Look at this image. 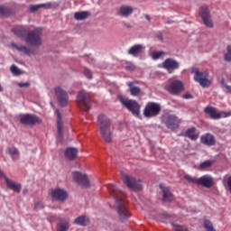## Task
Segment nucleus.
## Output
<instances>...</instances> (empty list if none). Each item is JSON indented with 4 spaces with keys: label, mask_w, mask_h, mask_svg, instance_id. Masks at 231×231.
Returning <instances> with one entry per match:
<instances>
[{
    "label": "nucleus",
    "mask_w": 231,
    "mask_h": 231,
    "mask_svg": "<svg viewBox=\"0 0 231 231\" xmlns=\"http://www.w3.org/2000/svg\"><path fill=\"white\" fill-rule=\"evenodd\" d=\"M214 163H216V161H212V160L204 161L198 166V171H207L210 169L214 165Z\"/></svg>",
    "instance_id": "obj_30"
},
{
    "label": "nucleus",
    "mask_w": 231,
    "mask_h": 231,
    "mask_svg": "<svg viewBox=\"0 0 231 231\" xmlns=\"http://www.w3.org/2000/svg\"><path fill=\"white\" fill-rule=\"evenodd\" d=\"M29 31L30 29L23 25H16L11 30L14 35H16V37H19L20 39H23V41L26 39Z\"/></svg>",
    "instance_id": "obj_19"
},
{
    "label": "nucleus",
    "mask_w": 231,
    "mask_h": 231,
    "mask_svg": "<svg viewBox=\"0 0 231 231\" xmlns=\"http://www.w3.org/2000/svg\"><path fill=\"white\" fill-rule=\"evenodd\" d=\"M226 89L227 90L228 93H231V86L225 85Z\"/></svg>",
    "instance_id": "obj_50"
},
{
    "label": "nucleus",
    "mask_w": 231,
    "mask_h": 231,
    "mask_svg": "<svg viewBox=\"0 0 231 231\" xmlns=\"http://www.w3.org/2000/svg\"><path fill=\"white\" fill-rule=\"evenodd\" d=\"M204 113L208 115L212 120H219L222 116L224 118L231 116V112H217V109L213 106H206Z\"/></svg>",
    "instance_id": "obj_11"
},
{
    "label": "nucleus",
    "mask_w": 231,
    "mask_h": 231,
    "mask_svg": "<svg viewBox=\"0 0 231 231\" xmlns=\"http://www.w3.org/2000/svg\"><path fill=\"white\" fill-rule=\"evenodd\" d=\"M5 183L8 189H10L11 190H14V192H17L18 194L21 192V189H23L21 184H18L15 181L8 179V177H5Z\"/></svg>",
    "instance_id": "obj_22"
},
{
    "label": "nucleus",
    "mask_w": 231,
    "mask_h": 231,
    "mask_svg": "<svg viewBox=\"0 0 231 231\" xmlns=\"http://www.w3.org/2000/svg\"><path fill=\"white\" fill-rule=\"evenodd\" d=\"M57 115V129H58V135L60 138H62V116L60 115V111L56 109Z\"/></svg>",
    "instance_id": "obj_27"
},
{
    "label": "nucleus",
    "mask_w": 231,
    "mask_h": 231,
    "mask_svg": "<svg viewBox=\"0 0 231 231\" xmlns=\"http://www.w3.org/2000/svg\"><path fill=\"white\" fill-rule=\"evenodd\" d=\"M78 106L81 111L89 113L91 109V96L85 90H81L78 93L77 97Z\"/></svg>",
    "instance_id": "obj_6"
},
{
    "label": "nucleus",
    "mask_w": 231,
    "mask_h": 231,
    "mask_svg": "<svg viewBox=\"0 0 231 231\" xmlns=\"http://www.w3.org/2000/svg\"><path fill=\"white\" fill-rule=\"evenodd\" d=\"M54 93L61 107H66L69 100V97H68V92H66V90L62 89V88L60 87H56L54 88Z\"/></svg>",
    "instance_id": "obj_15"
},
{
    "label": "nucleus",
    "mask_w": 231,
    "mask_h": 231,
    "mask_svg": "<svg viewBox=\"0 0 231 231\" xmlns=\"http://www.w3.org/2000/svg\"><path fill=\"white\" fill-rule=\"evenodd\" d=\"M191 73H194V80L195 82H199V84L202 88H209L210 81L208 80V73L199 71V69L193 68L191 69Z\"/></svg>",
    "instance_id": "obj_8"
},
{
    "label": "nucleus",
    "mask_w": 231,
    "mask_h": 231,
    "mask_svg": "<svg viewBox=\"0 0 231 231\" xmlns=\"http://www.w3.org/2000/svg\"><path fill=\"white\" fill-rule=\"evenodd\" d=\"M77 154H79V150L77 148L69 147L65 150V156L68 160H75L77 158Z\"/></svg>",
    "instance_id": "obj_25"
},
{
    "label": "nucleus",
    "mask_w": 231,
    "mask_h": 231,
    "mask_svg": "<svg viewBox=\"0 0 231 231\" xmlns=\"http://www.w3.org/2000/svg\"><path fill=\"white\" fill-rule=\"evenodd\" d=\"M145 19L149 22L151 21V17L148 14H145Z\"/></svg>",
    "instance_id": "obj_51"
},
{
    "label": "nucleus",
    "mask_w": 231,
    "mask_h": 231,
    "mask_svg": "<svg viewBox=\"0 0 231 231\" xmlns=\"http://www.w3.org/2000/svg\"><path fill=\"white\" fill-rule=\"evenodd\" d=\"M72 178L78 185H80L84 189H89L91 185L89 184V179H88V175L79 172V171H74L72 172Z\"/></svg>",
    "instance_id": "obj_16"
},
{
    "label": "nucleus",
    "mask_w": 231,
    "mask_h": 231,
    "mask_svg": "<svg viewBox=\"0 0 231 231\" xmlns=\"http://www.w3.org/2000/svg\"><path fill=\"white\" fill-rule=\"evenodd\" d=\"M57 231H68L69 230V220H64L57 224Z\"/></svg>",
    "instance_id": "obj_31"
},
{
    "label": "nucleus",
    "mask_w": 231,
    "mask_h": 231,
    "mask_svg": "<svg viewBox=\"0 0 231 231\" xmlns=\"http://www.w3.org/2000/svg\"><path fill=\"white\" fill-rule=\"evenodd\" d=\"M74 225H79V226H88L89 225V217L82 215L74 219Z\"/></svg>",
    "instance_id": "obj_26"
},
{
    "label": "nucleus",
    "mask_w": 231,
    "mask_h": 231,
    "mask_svg": "<svg viewBox=\"0 0 231 231\" xmlns=\"http://www.w3.org/2000/svg\"><path fill=\"white\" fill-rule=\"evenodd\" d=\"M50 196L52 201H66L68 199V191L64 189L55 188L51 189Z\"/></svg>",
    "instance_id": "obj_13"
},
{
    "label": "nucleus",
    "mask_w": 231,
    "mask_h": 231,
    "mask_svg": "<svg viewBox=\"0 0 231 231\" xmlns=\"http://www.w3.org/2000/svg\"><path fill=\"white\" fill-rule=\"evenodd\" d=\"M88 15L89 13L88 11L77 12L74 14V19H76V21H85V19H88Z\"/></svg>",
    "instance_id": "obj_33"
},
{
    "label": "nucleus",
    "mask_w": 231,
    "mask_h": 231,
    "mask_svg": "<svg viewBox=\"0 0 231 231\" xmlns=\"http://www.w3.org/2000/svg\"><path fill=\"white\" fill-rule=\"evenodd\" d=\"M184 178L189 181V183L200 185L201 187H205V189H212V187H214V178L208 174L203 175L199 178L185 175Z\"/></svg>",
    "instance_id": "obj_3"
},
{
    "label": "nucleus",
    "mask_w": 231,
    "mask_h": 231,
    "mask_svg": "<svg viewBox=\"0 0 231 231\" xmlns=\"http://www.w3.org/2000/svg\"><path fill=\"white\" fill-rule=\"evenodd\" d=\"M19 88H30V82L19 83Z\"/></svg>",
    "instance_id": "obj_46"
},
{
    "label": "nucleus",
    "mask_w": 231,
    "mask_h": 231,
    "mask_svg": "<svg viewBox=\"0 0 231 231\" xmlns=\"http://www.w3.org/2000/svg\"><path fill=\"white\" fill-rule=\"evenodd\" d=\"M123 26H125V28H127L128 30H131V28H133V25L127 23H123Z\"/></svg>",
    "instance_id": "obj_47"
},
{
    "label": "nucleus",
    "mask_w": 231,
    "mask_h": 231,
    "mask_svg": "<svg viewBox=\"0 0 231 231\" xmlns=\"http://www.w3.org/2000/svg\"><path fill=\"white\" fill-rule=\"evenodd\" d=\"M1 91H3V87H1V85H0V92H1Z\"/></svg>",
    "instance_id": "obj_52"
},
{
    "label": "nucleus",
    "mask_w": 231,
    "mask_h": 231,
    "mask_svg": "<svg viewBox=\"0 0 231 231\" xmlns=\"http://www.w3.org/2000/svg\"><path fill=\"white\" fill-rule=\"evenodd\" d=\"M11 46L12 48H14V50H17V51H20L21 53H24V55H30V53H32V49L24 45H18L15 42H12Z\"/></svg>",
    "instance_id": "obj_24"
},
{
    "label": "nucleus",
    "mask_w": 231,
    "mask_h": 231,
    "mask_svg": "<svg viewBox=\"0 0 231 231\" xmlns=\"http://www.w3.org/2000/svg\"><path fill=\"white\" fill-rule=\"evenodd\" d=\"M171 226H173V230L175 231H189V228H187L185 226L171 223Z\"/></svg>",
    "instance_id": "obj_36"
},
{
    "label": "nucleus",
    "mask_w": 231,
    "mask_h": 231,
    "mask_svg": "<svg viewBox=\"0 0 231 231\" xmlns=\"http://www.w3.org/2000/svg\"><path fill=\"white\" fill-rule=\"evenodd\" d=\"M118 100L122 104L123 107H125V109L132 113L134 116L140 118V109L142 106H140V103H138V101L134 99L125 98L122 96L118 97Z\"/></svg>",
    "instance_id": "obj_4"
},
{
    "label": "nucleus",
    "mask_w": 231,
    "mask_h": 231,
    "mask_svg": "<svg viewBox=\"0 0 231 231\" xmlns=\"http://www.w3.org/2000/svg\"><path fill=\"white\" fill-rule=\"evenodd\" d=\"M0 178H4V180H5L6 175L5 174V172H3V171L0 169Z\"/></svg>",
    "instance_id": "obj_49"
},
{
    "label": "nucleus",
    "mask_w": 231,
    "mask_h": 231,
    "mask_svg": "<svg viewBox=\"0 0 231 231\" xmlns=\"http://www.w3.org/2000/svg\"><path fill=\"white\" fill-rule=\"evenodd\" d=\"M199 15L201 17L207 28H214V23L212 22V16L210 15V11H208V6H200Z\"/></svg>",
    "instance_id": "obj_9"
},
{
    "label": "nucleus",
    "mask_w": 231,
    "mask_h": 231,
    "mask_svg": "<svg viewBox=\"0 0 231 231\" xmlns=\"http://www.w3.org/2000/svg\"><path fill=\"white\" fill-rule=\"evenodd\" d=\"M123 182L125 183L126 187L131 190H142V180H136L134 177L129 175L122 176Z\"/></svg>",
    "instance_id": "obj_10"
},
{
    "label": "nucleus",
    "mask_w": 231,
    "mask_h": 231,
    "mask_svg": "<svg viewBox=\"0 0 231 231\" xmlns=\"http://www.w3.org/2000/svg\"><path fill=\"white\" fill-rule=\"evenodd\" d=\"M125 69L127 71H134V69H136V66L131 62H127L125 65Z\"/></svg>",
    "instance_id": "obj_40"
},
{
    "label": "nucleus",
    "mask_w": 231,
    "mask_h": 231,
    "mask_svg": "<svg viewBox=\"0 0 231 231\" xmlns=\"http://www.w3.org/2000/svg\"><path fill=\"white\" fill-rule=\"evenodd\" d=\"M20 122L23 125H37V124H41L42 120H41L40 117L35 115L26 114L21 116Z\"/></svg>",
    "instance_id": "obj_17"
},
{
    "label": "nucleus",
    "mask_w": 231,
    "mask_h": 231,
    "mask_svg": "<svg viewBox=\"0 0 231 231\" xmlns=\"http://www.w3.org/2000/svg\"><path fill=\"white\" fill-rule=\"evenodd\" d=\"M163 55H165V51H154L152 53L153 60H158V59L163 57Z\"/></svg>",
    "instance_id": "obj_38"
},
{
    "label": "nucleus",
    "mask_w": 231,
    "mask_h": 231,
    "mask_svg": "<svg viewBox=\"0 0 231 231\" xmlns=\"http://www.w3.org/2000/svg\"><path fill=\"white\" fill-rule=\"evenodd\" d=\"M180 124H181V119L178 118V116L174 115L168 116L165 121L166 127L172 131H174V129H178V127H180Z\"/></svg>",
    "instance_id": "obj_18"
},
{
    "label": "nucleus",
    "mask_w": 231,
    "mask_h": 231,
    "mask_svg": "<svg viewBox=\"0 0 231 231\" xmlns=\"http://www.w3.org/2000/svg\"><path fill=\"white\" fill-rule=\"evenodd\" d=\"M227 52L224 55L226 62H231V45L226 46Z\"/></svg>",
    "instance_id": "obj_37"
},
{
    "label": "nucleus",
    "mask_w": 231,
    "mask_h": 231,
    "mask_svg": "<svg viewBox=\"0 0 231 231\" xmlns=\"http://www.w3.org/2000/svg\"><path fill=\"white\" fill-rule=\"evenodd\" d=\"M42 8H51V2L41 4Z\"/></svg>",
    "instance_id": "obj_45"
},
{
    "label": "nucleus",
    "mask_w": 231,
    "mask_h": 231,
    "mask_svg": "<svg viewBox=\"0 0 231 231\" xmlns=\"http://www.w3.org/2000/svg\"><path fill=\"white\" fill-rule=\"evenodd\" d=\"M182 98H184L185 100H189L194 98V96H192V94L190 93H186L182 96Z\"/></svg>",
    "instance_id": "obj_44"
},
{
    "label": "nucleus",
    "mask_w": 231,
    "mask_h": 231,
    "mask_svg": "<svg viewBox=\"0 0 231 231\" xmlns=\"http://www.w3.org/2000/svg\"><path fill=\"white\" fill-rule=\"evenodd\" d=\"M106 187L112 198L116 199L115 208L118 213L119 219L122 223H125L131 217V213L127 210L125 194L114 184H108Z\"/></svg>",
    "instance_id": "obj_1"
},
{
    "label": "nucleus",
    "mask_w": 231,
    "mask_h": 231,
    "mask_svg": "<svg viewBox=\"0 0 231 231\" xmlns=\"http://www.w3.org/2000/svg\"><path fill=\"white\" fill-rule=\"evenodd\" d=\"M134 84H138V81L128 82L127 86L129 88L130 95H132V97H138L140 93H142V88L134 86Z\"/></svg>",
    "instance_id": "obj_21"
},
{
    "label": "nucleus",
    "mask_w": 231,
    "mask_h": 231,
    "mask_svg": "<svg viewBox=\"0 0 231 231\" xmlns=\"http://www.w3.org/2000/svg\"><path fill=\"white\" fill-rule=\"evenodd\" d=\"M186 136L189 138V140H196L197 138H199V134L196 133L195 127H191L186 131Z\"/></svg>",
    "instance_id": "obj_34"
},
{
    "label": "nucleus",
    "mask_w": 231,
    "mask_h": 231,
    "mask_svg": "<svg viewBox=\"0 0 231 231\" xmlns=\"http://www.w3.org/2000/svg\"><path fill=\"white\" fill-rule=\"evenodd\" d=\"M162 113V105L156 102H148L143 109L145 118H154Z\"/></svg>",
    "instance_id": "obj_7"
},
{
    "label": "nucleus",
    "mask_w": 231,
    "mask_h": 231,
    "mask_svg": "<svg viewBox=\"0 0 231 231\" xmlns=\"http://www.w3.org/2000/svg\"><path fill=\"white\" fill-rule=\"evenodd\" d=\"M160 189L162 190V201H172V193H171V189L162 184H160Z\"/></svg>",
    "instance_id": "obj_23"
},
{
    "label": "nucleus",
    "mask_w": 231,
    "mask_h": 231,
    "mask_svg": "<svg viewBox=\"0 0 231 231\" xmlns=\"http://www.w3.org/2000/svg\"><path fill=\"white\" fill-rule=\"evenodd\" d=\"M200 142L203 145H208V147H212L216 145V137L212 134H205L201 135Z\"/></svg>",
    "instance_id": "obj_20"
},
{
    "label": "nucleus",
    "mask_w": 231,
    "mask_h": 231,
    "mask_svg": "<svg viewBox=\"0 0 231 231\" xmlns=\"http://www.w3.org/2000/svg\"><path fill=\"white\" fill-rule=\"evenodd\" d=\"M159 68H163L166 71L171 74L176 69H180V62L172 58H167Z\"/></svg>",
    "instance_id": "obj_14"
},
{
    "label": "nucleus",
    "mask_w": 231,
    "mask_h": 231,
    "mask_svg": "<svg viewBox=\"0 0 231 231\" xmlns=\"http://www.w3.org/2000/svg\"><path fill=\"white\" fill-rule=\"evenodd\" d=\"M97 125L99 127V134L102 139L106 143H111L113 140V132L111 131V120L106 115H99L97 117Z\"/></svg>",
    "instance_id": "obj_2"
},
{
    "label": "nucleus",
    "mask_w": 231,
    "mask_h": 231,
    "mask_svg": "<svg viewBox=\"0 0 231 231\" xmlns=\"http://www.w3.org/2000/svg\"><path fill=\"white\" fill-rule=\"evenodd\" d=\"M26 44L31 46H41L42 44V29L36 28L33 31H29L24 38Z\"/></svg>",
    "instance_id": "obj_5"
},
{
    "label": "nucleus",
    "mask_w": 231,
    "mask_h": 231,
    "mask_svg": "<svg viewBox=\"0 0 231 231\" xmlns=\"http://www.w3.org/2000/svg\"><path fill=\"white\" fill-rule=\"evenodd\" d=\"M40 8H42V5H41V4H40V5H31V6H30V11H31L32 13H35V12H37V10H39Z\"/></svg>",
    "instance_id": "obj_41"
},
{
    "label": "nucleus",
    "mask_w": 231,
    "mask_h": 231,
    "mask_svg": "<svg viewBox=\"0 0 231 231\" xmlns=\"http://www.w3.org/2000/svg\"><path fill=\"white\" fill-rule=\"evenodd\" d=\"M157 39H159V41H161V42H163V34H162V32H159L157 34Z\"/></svg>",
    "instance_id": "obj_48"
},
{
    "label": "nucleus",
    "mask_w": 231,
    "mask_h": 231,
    "mask_svg": "<svg viewBox=\"0 0 231 231\" xmlns=\"http://www.w3.org/2000/svg\"><path fill=\"white\" fill-rule=\"evenodd\" d=\"M185 87L181 80L176 79L171 81L167 87L166 91L170 93V95H180L182 91H184Z\"/></svg>",
    "instance_id": "obj_12"
},
{
    "label": "nucleus",
    "mask_w": 231,
    "mask_h": 231,
    "mask_svg": "<svg viewBox=\"0 0 231 231\" xmlns=\"http://www.w3.org/2000/svg\"><path fill=\"white\" fill-rule=\"evenodd\" d=\"M134 9L129 5H123L119 9V15L122 17H129L133 14Z\"/></svg>",
    "instance_id": "obj_28"
},
{
    "label": "nucleus",
    "mask_w": 231,
    "mask_h": 231,
    "mask_svg": "<svg viewBox=\"0 0 231 231\" xmlns=\"http://www.w3.org/2000/svg\"><path fill=\"white\" fill-rule=\"evenodd\" d=\"M143 50V45L135 44L130 48V50L128 51V53L129 55H133L134 57H136L137 55H140Z\"/></svg>",
    "instance_id": "obj_29"
},
{
    "label": "nucleus",
    "mask_w": 231,
    "mask_h": 231,
    "mask_svg": "<svg viewBox=\"0 0 231 231\" xmlns=\"http://www.w3.org/2000/svg\"><path fill=\"white\" fill-rule=\"evenodd\" d=\"M11 72L16 76L21 75V69H19V68H17L15 65L11 66Z\"/></svg>",
    "instance_id": "obj_39"
},
{
    "label": "nucleus",
    "mask_w": 231,
    "mask_h": 231,
    "mask_svg": "<svg viewBox=\"0 0 231 231\" xmlns=\"http://www.w3.org/2000/svg\"><path fill=\"white\" fill-rule=\"evenodd\" d=\"M34 208L36 210H41V209L44 208V204L42 202H36L34 204Z\"/></svg>",
    "instance_id": "obj_43"
},
{
    "label": "nucleus",
    "mask_w": 231,
    "mask_h": 231,
    "mask_svg": "<svg viewBox=\"0 0 231 231\" xmlns=\"http://www.w3.org/2000/svg\"><path fill=\"white\" fill-rule=\"evenodd\" d=\"M84 75L87 77V79H93V75L91 74V70H89V69H84Z\"/></svg>",
    "instance_id": "obj_42"
},
{
    "label": "nucleus",
    "mask_w": 231,
    "mask_h": 231,
    "mask_svg": "<svg viewBox=\"0 0 231 231\" xmlns=\"http://www.w3.org/2000/svg\"><path fill=\"white\" fill-rule=\"evenodd\" d=\"M10 15V9L0 5V17H8Z\"/></svg>",
    "instance_id": "obj_35"
},
{
    "label": "nucleus",
    "mask_w": 231,
    "mask_h": 231,
    "mask_svg": "<svg viewBox=\"0 0 231 231\" xmlns=\"http://www.w3.org/2000/svg\"><path fill=\"white\" fill-rule=\"evenodd\" d=\"M7 152L11 155L13 160H19V149H17L15 146H10L7 148Z\"/></svg>",
    "instance_id": "obj_32"
}]
</instances>
